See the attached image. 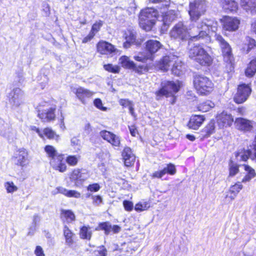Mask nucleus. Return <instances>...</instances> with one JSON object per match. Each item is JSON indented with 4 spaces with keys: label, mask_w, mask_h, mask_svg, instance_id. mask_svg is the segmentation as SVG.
<instances>
[{
    "label": "nucleus",
    "mask_w": 256,
    "mask_h": 256,
    "mask_svg": "<svg viewBox=\"0 0 256 256\" xmlns=\"http://www.w3.org/2000/svg\"><path fill=\"white\" fill-rule=\"evenodd\" d=\"M193 77L194 80H206L204 78L202 74H200L198 73L194 72L193 73Z\"/></svg>",
    "instance_id": "obj_62"
},
{
    "label": "nucleus",
    "mask_w": 256,
    "mask_h": 256,
    "mask_svg": "<svg viewBox=\"0 0 256 256\" xmlns=\"http://www.w3.org/2000/svg\"><path fill=\"white\" fill-rule=\"evenodd\" d=\"M150 207L149 202H140L135 205L134 210L137 212H142L148 210Z\"/></svg>",
    "instance_id": "obj_43"
},
{
    "label": "nucleus",
    "mask_w": 256,
    "mask_h": 256,
    "mask_svg": "<svg viewBox=\"0 0 256 256\" xmlns=\"http://www.w3.org/2000/svg\"><path fill=\"white\" fill-rule=\"evenodd\" d=\"M241 6L247 12L252 14H256V0H241Z\"/></svg>",
    "instance_id": "obj_26"
},
{
    "label": "nucleus",
    "mask_w": 256,
    "mask_h": 256,
    "mask_svg": "<svg viewBox=\"0 0 256 256\" xmlns=\"http://www.w3.org/2000/svg\"><path fill=\"white\" fill-rule=\"evenodd\" d=\"M122 155L126 166H130L134 164L136 157L130 148L125 147Z\"/></svg>",
    "instance_id": "obj_24"
},
{
    "label": "nucleus",
    "mask_w": 256,
    "mask_h": 256,
    "mask_svg": "<svg viewBox=\"0 0 256 256\" xmlns=\"http://www.w3.org/2000/svg\"><path fill=\"white\" fill-rule=\"evenodd\" d=\"M196 90L200 94L207 95L211 92L214 88L212 81H194Z\"/></svg>",
    "instance_id": "obj_12"
},
{
    "label": "nucleus",
    "mask_w": 256,
    "mask_h": 256,
    "mask_svg": "<svg viewBox=\"0 0 256 256\" xmlns=\"http://www.w3.org/2000/svg\"><path fill=\"white\" fill-rule=\"evenodd\" d=\"M207 3L204 0H194L189 4L188 14L192 26H194V30H197L198 34L192 36V40H200L210 39V31L215 32L218 28V24L213 18L200 19L206 11Z\"/></svg>",
    "instance_id": "obj_1"
},
{
    "label": "nucleus",
    "mask_w": 256,
    "mask_h": 256,
    "mask_svg": "<svg viewBox=\"0 0 256 256\" xmlns=\"http://www.w3.org/2000/svg\"><path fill=\"white\" fill-rule=\"evenodd\" d=\"M30 129L32 131H35L40 138H43V134L42 131H41L38 128L35 126H31Z\"/></svg>",
    "instance_id": "obj_64"
},
{
    "label": "nucleus",
    "mask_w": 256,
    "mask_h": 256,
    "mask_svg": "<svg viewBox=\"0 0 256 256\" xmlns=\"http://www.w3.org/2000/svg\"><path fill=\"white\" fill-rule=\"evenodd\" d=\"M123 205L126 210L130 212L133 210V203L129 200H125L123 202Z\"/></svg>",
    "instance_id": "obj_54"
},
{
    "label": "nucleus",
    "mask_w": 256,
    "mask_h": 256,
    "mask_svg": "<svg viewBox=\"0 0 256 256\" xmlns=\"http://www.w3.org/2000/svg\"><path fill=\"white\" fill-rule=\"evenodd\" d=\"M119 61L122 66L124 68H132V67L135 66V64L134 62L130 60V58L127 56H121Z\"/></svg>",
    "instance_id": "obj_33"
},
{
    "label": "nucleus",
    "mask_w": 256,
    "mask_h": 256,
    "mask_svg": "<svg viewBox=\"0 0 256 256\" xmlns=\"http://www.w3.org/2000/svg\"><path fill=\"white\" fill-rule=\"evenodd\" d=\"M100 186L98 183L89 184L87 186V190L90 192H97L100 190Z\"/></svg>",
    "instance_id": "obj_50"
},
{
    "label": "nucleus",
    "mask_w": 256,
    "mask_h": 256,
    "mask_svg": "<svg viewBox=\"0 0 256 256\" xmlns=\"http://www.w3.org/2000/svg\"><path fill=\"white\" fill-rule=\"evenodd\" d=\"M162 44L156 40H150L146 42V52L148 55L150 54L151 60L155 57V54L162 48Z\"/></svg>",
    "instance_id": "obj_14"
},
{
    "label": "nucleus",
    "mask_w": 256,
    "mask_h": 256,
    "mask_svg": "<svg viewBox=\"0 0 256 256\" xmlns=\"http://www.w3.org/2000/svg\"><path fill=\"white\" fill-rule=\"evenodd\" d=\"M186 98L190 100L194 101L196 100V96L192 90H188L186 94Z\"/></svg>",
    "instance_id": "obj_57"
},
{
    "label": "nucleus",
    "mask_w": 256,
    "mask_h": 256,
    "mask_svg": "<svg viewBox=\"0 0 256 256\" xmlns=\"http://www.w3.org/2000/svg\"><path fill=\"white\" fill-rule=\"evenodd\" d=\"M123 37L125 40L123 46L125 48H128L132 44H136V32L131 28L128 29L124 33Z\"/></svg>",
    "instance_id": "obj_19"
},
{
    "label": "nucleus",
    "mask_w": 256,
    "mask_h": 256,
    "mask_svg": "<svg viewBox=\"0 0 256 256\" xmlns=\"http://www.w3.org/2000/svg\"><path fill=\"white\" fill-rule=\"evenodd\" d=\"M42 132L43 134V136H45L48 139H54L57 140L59 137V136L56 134L52 128H46L44 129Z\"/></svg>",
    "instance_id": "obj_38"
},
{
    "label": "nucleus",
    "mask_w": 256,
    "mask_h": 256,
    "mask_svg": "<svg viewBox=\"0 0 256 256\" xmlns=\"http://www.w3.org/2000/svg\"><path fill=\"white\" fill-rule=\"evenodd\" d=\"M73 92L75 93L78 99L84 104L87 102L88 100L94 94V92L82 87L74 88Z\"/></svg>",
    "instance_id": "obj_16"
},
{
    "label": "nucleus",
    "mask_w": 256,
    "mask_h": 256,
    "mask_svg": "<svg viewBox=\"0 0 256 256\" xmlns=\"http://www.w3.org/2000/svg\"><path fill=\"white\" fill-rule=\"evenodd\" d=\"M64 155L60 154L50 159V166L56 170L63 172L66 170V166L63 161Z\"/></svg>",
    "instance_id": "obj_18"
},
{
    "label": "nucleus",
    "mask_w": 256,
    "mask_h": 256,
    "mask_svg": "<svg viewBox=\"0 0 256 256\" xmlns=\"http://www.w3.org/2000/svg\"><path fill=\"white\" fill-rule=\"evenodd\" d=\"M214 36L221 48L224 60L230 66L229 70L231 72L234 69V62L231 46L220 34H216Z\"/></svg>",
    "instance_id": "obj_7"
},
{
    "label": "nucleus",
    "mask_w": 256,
    "mask_h": 256,
    "mask_svg": "<svg viewBox=\"0 0 256 256\" xmlns=\"http://www.w3.org/2000/svg\"><path fill=\"white\" fill-rule=\"evenodd\" d=\"M214 121L212 120L203 130V132L205 133L204 136L208 137L213 134L214 131Z\"/></svg>",
    "instance_id": "obj_42"
},
{
    "label": "nucleus",
    "mask_w": 256,
    "mask_h": 256,
    "mask_svg": "<svg viewBox=\"0 0 256 256\" xmlns=\"http://www.w3.org/2000/svg\"><path fill=\"white\" fill-rule=\"evenodd\" d=\"M242 182H238L233 186H232L229 189V192L234 196H237L238 193L242 188L243 186L242 184Z\"/></svg>",
    "instance_id": "obj_44"
},
{
    "label": "nucleus",
    "mask_w": 256,
    "mask_h": 256,
    "mask_svg": "<svg viewBox=\"0 0 256 256\" xmlns=\"http://www.w3.org/2000/svg\"><path fill=\"white\" fill-rule=\"evenodd\" d=\"M40 216L37 214H35L34 216H33V219H32V223H33V224L34 226H36V224L40 222Z\"/></svg>",
    "instance_id": "obj_63"
},
{
    "label": "nucleus",
    "mask_w": 256,
    "mask_h": 256,
    "mask_svg": "<svg viewBox=\"0 0 256 256\" xmlns=\"http://www.w3.org/2000/svg\"><path fill=\"white\" fill-rule=\"evenodd\" d=\"M251 151L249 150H242L236 153V157L238 161H246L249 158H250Z\"/></svg>",
    "instance_id": "obj_31"
},
{
    "label": "nucleus",
    "mask_w": 256,
    "mask_h": 256,
    "mask_svg": "<svg viewBox=\"0 0 256 256\" xmlns=\"http://www.w3.org/2000/svg\"><path fill=\"white\" fill-rule=\"evenodd\" d=\"M80 159V155H70L66 157V160L69 166H74L77 165Z\"/></svg>",
    "instance_id": "obj_37"
},
{
    "label": "nucleus",
    "mask_w": 256,
    "mask_h": 256,
    "mask_svg": "<svg viewBox=\"0 0 256 256\" xmlns=\"http://www.w3.org/2000/svg\"><path fill=\"white\" fill-rule=\"evenodd\" d=\"M14 160L16 164L22 167L28 164V152L24 148L20 149L14 156Z\"/></svg>",
    "instance_id": "obj_23"
},
{
    "label": "nucleus",
    "mask_w": 256,
    "mask_h": 256,
    "mask_svg": "<svg viewBox=\"0 0 256 256\" xmlns=\"http://www.w3.org/2000/svg\"><path fill=\"white\" fill-rule=\"evenodd\" d=\"M176 172L175 166L171 163L166 164V166L162 170L154 172L152 176L153 178H162L166 174H169L173 176L176 174Z\"/></svg>",
    "instance_id": "obj_20"
},
{
    "label": "nucleus",
    "mask_w": 256,
    "mask_h": 256,
    "mask_svg": "<svg viewBox=\"0 0 256 256\" xmlns=\"http://www.w3.org/2000/svg\"><path fill=\"white\" fill-rule=\"evenodd\" d=\"M111 229L112 225L109 222H104L99 224L98 226L96 228V230H103L104 231V234L108 235L110 232Z\"/></svg>",
    "instance_id": "obj_39"
},
{
    "label": "nucleus",
    "mask_w": 256,
    "mask_h": 256,
    "mask_svg": "<svg viewBox=\"0 0 256 256\" xmlns=\"http://www.w3.org/2000/svg\"><path fill=\"white\" fill-rule=\"evenodd\" d=\"M223 28L225 30L234 32L239 26L240 20L237 18L226 16L222 19Z\"/></svg>",
    "instance_id": "obj_13"
},
{
    "label": "nucleus",
    "mask_w": 256,
    "mask_h": 256,
    "mask_svg": "<svg viewBox=\"0 0 256 256\" xmlns=\"http://www.w3.org/2000/svg\"><path fill=\"white\" fill-rule=\"evenodd\" d=\"M94 105L98 108H100V109L102 108V102L100 99H99V98L95 99L94 102Z\"/></svg>",
    "instance_id": "obj_61"
},
{
    "label": "nucleus",
    "mask_w": 256,
    "mask_h": 256,
    "mask_svg": "<svg viewBox=\"0 0 256 256\" xmlns=\"http://www.w3.org/2000/svg\"><path fill=\"white\" fill-rule=\"evenodd\" d=\"M92 234V231L89 226H84L80 228V238L90 240L91 238Z\"/></svg>",
    "instance_id": "obj_34"
},
{
    "label": "nucleus",
    "mask_w": 256,
    "mask_h": 256,
    "mask_svg": "<svg viewBox=\"0 0 256 256\" xmlns=\"http://www.w3.org/2000/svg\"><path fill=\"white\" fill-rule=\"evenodd\" d=\"M94 36H95L92 34V32H90L88 35L82 39V42L83 44H86L88 42H90L94 38Z\"/></svg>",
    "instance_id": "obj_59"
},
{
    "label": "nucleus",
    "mask_w": 256,
    "mask_h": 256,
    "mask_svg": "<svg viewBox=\"0 0 256 256\" xmlns=\"http://www.w3.org/2000/svg\"><path fill=\"white\" fill-rule=\"evenodd\" d=\"M180 87V81H162L161 88L155 92L156 100H160L164 96L166 98L170 97V102L174 104L176 99L174 94L179 91Z\"/></svg>",
    "instance_id": "obj_3"
},
{
    "label": "nucleus",
    "mask_w": 256,
    "mask_h": 256,
    "mask_svg": "<svg viewBox=\"0 0 256 256\" xmlns=\"http://www.w3.org/2000/svg\"><path fill=\"white\" fill-rule=\"evenodd\" d=\"M107 254V250L104 246H101L98 250L96 256H106Z\"/></svg>",
    "instance_id": "obj_58"
},
{
    "label": "nucleus",
    "mask_w": 256,
    "mask_h": 256,
    "mask_svg": "<svg viewBox=\"0 0 256 256\" xmlns=\"http://www.w3.org/2000/svg\"><path fill=\"white\" fill-rule=\"evenodd\" d=\"M34 254H35L36 256H45V254L42 248L40 246H36L34 251Z\"/></svg>",
    "instance_id": "obj_56"
},
{
    "label": "nucleus",
    "mask_w": 256,
    "mask_h": 256,
    "mask_svg": "<svg viewBox=\"0 0 256 256\" xmlns=\"http://www.w3.org/2000/svg\"><path fill=\"white\" fill-rule=\"evenodd\" d=\"M92 128L89 122L86 123L84 126V132L87 134H89L92 132Z\"/></svg>",
    "instance_id": "obj_60"
},
{
    "label": "nucleus",
    "mask_w": 256,
    "mask_h": 256,
    "mask_svg": "<svg viewBox=\"0 0 256 256\" xmlns=\"http://www.w3.org/2000/svg\"><path fill=\"white\" fill-rule=\"evenodd\" d=\"M104 67L106 70L110 72L118 73L120 71V68L118 66L112 64H104Z\"/></svg>",
    "instance_id": "obj_49"
},
{
    "label": "nucleus",
    "mask_w": 256,
    "mask_h": 256,
    "mask_svg": "<svg viewBox=\"0 0 256 256\" xmlns=\"http://www.w3.org/2000/svg\"><path fill=\"white\" fill-rule=\"evenodd\" d=\"M61 190L62 191V194L68 198H78L81 196V194L76 190H69L64 188V189H62Z\"/></svg>",
    "instance_id": "obj_35"
},
{
    "label": "nucleus",
    "mask_w": 256,
    "mask_h": 256,
    "mask_svg": "<svg viewBox=\"0 0 256 256\" xmlns=\"http://www.w3.org/2000/svg\"><path fill=\"white\" fill-rule=\"evenodd\" d=\"M171 56H164L160 62L159 68L164 71H166L170 65L172 64L171 69L172 74L177 76H180L184 74L186 71V66L180 60L178 57Z\"/></svg>",
    "instance_id": "obj_4"
},
{
    "label": "nucleus",
    "mask_w": 256,
    "mask_h": 256,
    "mask_svg": "<svg viewBox=\"0 0 256 256\" xmlns=\"http://www.w3.org/2000/svg\"><path fill=\"white\" fill-rule=\"evenodd\" d=\"M188 54L191 59L201 66H209L212 63V59L211 56L202 45L194 44L190 48Z\"/></svg>",
    "instance_id": "obj_5"
},
{
    "label": "nucleus",
    "mask_w": 256,
    "mask_h": 256,
    "mask_svg": "<svg viewBox=\"0 0 256 256\" xmlns=\"http://www.w3.org/2000/svg\"><path fill=\"white\" fill-rule=\"evenodd\" d=\"M256 72V60H252L248 64V67L245 71V74L248 78H251Z\"/></svg>",
    "instance_id": "obj_32"
},
{
    "label": "nucleus",
    "mask_w": 256,
    "mask_h": 256,
    "mask_svg": "<svg viewBox=\"0 0 256 256\" xmlns=\"http://www.w3.org/2000/svg\"><path fill=\"white\" fill-rule=\"evenodd\" d=\"M100 136L102 138L110 143L114 147H119L120 146V138L108 131L102 130Z\"/></svg>",
    "instance_id": "obj_15"
},
{
    "label": "nucleus",
    "mask_w": 256,
    "mask_h": 256,
    "mask_svg": "<svg viewBox=\"0 0 256 256\" xmlns=\"http://www.w3.org/2000/svg\"><path fill=\"white\" fill-rule=\"evenodd\" d=\"M214 106V104L210 101H206L200 104L198 106L200 110L203 112L208 111Z\"/></svg>",
    "instance_id": "obj_45"
},
{
    "label": "nucleus",
    "mask_w": 256,
    "mask_h": 256,
    "mask_svg": "<svg viewBox=\"0 0 256 256\" xmlns=\"http://www.w3.org/2000/svg\"><path fill=\"white\" fill-rule=\"evenodd\" d=\"M254 148L251 151L250 159L256 162V136L253 144Z\"/></svg>",
    "instance_id": "obj_55"
},
{
    "label": "nucleus",
    "mask_w": 256,
    "mask_h": 256,
    "mask_svg": "<svg viewBox=\"0 0 256 256\" xmlns=\"http://www.w3.org/2000/svg\"><path fill=\"white\" fill-rule=\"evenodd\" d=\"M192 28L190 29V32H188L186 26L182 22H180L176 24L170 32V36L171 38L180 40H186L190 39L192 41V36L198 34L197 30H194V26H192Z\"/></svg>",
    "instance_id": "obj_6"
},
{
    "label": "nucleus",
    "mask_w": 256,
    "mask_h": 256,
    "mask_svg": "<svg viewBox=\"0 0 256 256\" xmlns=\"http://www.w3.org/2000/svg\"><path fill=\"white\" fill-rule=\"evenodd\" d=\"M149 2L156 6L154 8H148L141 10L139 16L140 26L146 31L151 30L160 12L162 14V28L167 29L174 19L170 12L166 11L170 6V0H149Z\"/></svg>",
    "instance_id": "obj_2"
},
{
    "label": "nucleus",
    "mask_w": 256,
    "mask_h": 256,
    "mask_svg": "<svg viewBox=\"0 0 256 256\" xmlns=\"http://www.w3.org/2000/svg\"><path fill=\"white\" fill-rule=\"evenodd\" d=\"M243 166L246 173L244 178L242 179V182L246 183L250 182L252 178H254L256 176V174L254 170L248 165L244 164Z\"/></svg>",
    "instance_id": "obj_27"
},
{
    "label": "nucleus",
    "mask_w": 256,
    "mask_h": 256,
    "mask_svg": "<svg viewBox=\"0 0 256 256\" xmlns=\"http://www.w3.org/2000/svg\"><path fill=\"white\" fill-rule=\"evenodd\" d=\"M218 124L220 128L230 126L234 122L232 114L226 112H222L216 116Z\"/></svg>",
    "instance_id": "obj_17"
},
{
    "label": "nucleus",
    "mask_w": 256,
    "mask_h": 256,
    "mask_svg": "<svg viewBox=\"0 0 256 256\" xmlns=\"http://www.w3.org/2000/svg\"><path fill=\"white\" fill-rule=\"evenodd\" d=\"M150 56V54L148 55L146 52H139L137 55L134 56V58L136 61L144 63L148 60L152 61Z\"/></svg>",
    "instance_id": "obj_36"
},
{
    "label": "nucleus",
    "mask_w": 256,
    "mask_h": 256,
    "mask_svg": "<svg viewBox=\"0 0 256 256\" xmlns=\"http://www.w3.org/2000/svg\"><path fill=\"white\" fill-rule=\"evenodd\" d=\"M63 231L64 235L66 239V244L68 246H71L74 242L73 238L74 236V234L72 232L71 230L69 229V228L66 226H64Z\"/></svg>",
    "instance_id": "obj_29"
},
{
    "label": "nucleus",
    "mask_w": 256,
    "mask_h": 256,
    "mask_svg": "<svg viewBox=\"0 0 256 256\" xmlns=\"http://www.w3.org/2000/svg\"><path fill=\"white\" fill-rule=\"evenodd\" d=\"M254 122L253 121L244 118H236L235 124L237 128L243 131H250L254 127Z\"/></svg>",
    "instance_id": "obj_22"
},
{
    "label": "nucleus",
    "mask_w": 256,
    "mask_h": 256,
    "mask_svg": "<svg viewBox=\"0 0 256 256\" xmlns=\"http://www.w3.org/2000/svg\"><path fill=\"white\" fill-rule=\"evenodd\" d=\"M4 187L8 193H12L18 190V188L12 182H8L4 184Z\"/></svg>",
    "instance_id": "obj_47"
},
{
    "label": "nucleus",
    "mask_w": 256,
    "mask_h": 256,
    "mask_svg": "<svg viewBox=\"0 0 256 256\" xmlns=\"http://www.w3.org/2000/svg\"><path fill=\"white\" fill-rule=\"evenodd\" d=\"M61 218L63 220L67 222H72L75 220V215L70 210H62L61 211Z\"/></svg>",
    "instance_id": "obj_30"
},
{
    "label": "nucleus",
    "mask_w": 256,
    "mask_h": 256,
    "mask_svg": "<svg viewBox=\"0 0 256 256\" xmlns=\"http://www.w3.org/2000/svg\"><path fill=\"white\" fill-rule=\"evenodd\" d=\"M89 177L88 172L86 170L74 169L70 176V180L78 186L83 183Z\"/></svg>",
    "instance_id": "obj_10"
},
{
    "label": "nucleus",
    "mask_w": 256,
    "mask_h": 256,
    "mask_svg": "<svg viewBox=\"0 0 256 256\" xmlns=\"http://www.w3.org/2000/svg\"><path fill=\"white\" fill-rule=\"evenodd\" d=\"M118 102L122 106L124 107H128V108L134 104L132 102L128 99H120L118 100Z\"/></svg>",
    "instance_id": "obj_52"
},
{
    "label": "nucleus",
    "mask_w": 256,
    "mask_h": 256,
    "mask_svg": "<svg viewBox=\"0 0 256 256\" xmlns=\"http://www.w3.org/2000/svg\"><path fill=\"white\" fill-rule=\"evenodd\" d=\"M223 8L226 11L236 12L238 5L234 0H222Z\"/></svg>",
    "instance_id": "obj_28"
},
{
    "label": "nucleus",
    "mask_w": 256,
    "mask_h": 256,
    "mask_svg": "<svg viewBox=\"0 0 256 256\" xmlns=\"http://www.w3.org/2000/svg\"><path fill=\"white\" fill-rule=\"evenodd\" d=\"M251 92L252 88L249 84H240L234 96V100L238 104H242L248 99Z\"/></svg>",
    "instance_id": "obj_8"
},
{
    "label": "nucleus",
    "mask_w": 256,
    "mask_h": 256,
    "mask_svg": "<svg viewBox=\"0 0 256 256\" xmlns=\"http://www.w3.org/2000/svg\"><path fill=\"white\" fill-rule=\"evenodd\" d=\"M132 69L138 74H142L147 71V68L144 65L136 66L135 64V66L132 67Z\"/></svg>",
    "instance_id": "obj_51"
},
{
    "label": "nucleus",
    "mask_w": 256,
    "mask_h": 256,
    "mask_svg": "<svg viewBox=\"0 0 256 256\" xmlns=\"http://www.w3.org/2000/svg\"><path fill=\"white\" fill-rule=\"evenodd\" d=\"M98 52L102 54H108L114 52L116 48L111 44L104 40H100L96 44Z\"/></svg>",
    "instance_id": "obj_21"
},
{
    "label": "nucleus",
    "mask_w": 256,
    "mask_h": 256,
    "mask_svg": "<svg viewBox=\"0 0 256 256\" xmlns=\"http://www.w3.org/2000/svg\"><path fill=\"white\" fill-rule=\"evenodd\" d=\"M92 198L93 204L96 206H99L102 204V198L100 196H92Z\"/></svg>",
    "instance_id": "obj_53"
},
{
    "label": "nucleus",
    "mask_w": 256,
    "mask_h": 256,
    "mask_svg": "<svg viewBox=\"0 0 256 256\" xmlns=\"http://www.w3.org/2000/svg\"><path fill=\"white\" fill-rule=\"evenodd\" d=\"M44 150L48 155V156L50 158V159L60 154L58 152L56 148L52 146H46L44 148Z\"/></svg>",
    "instance_id": "obj_41"
},
{
    "label": "nucleus",
    "mask_w": 256,
    "mask_h": 256,
    "mask_svg": "<svg viewBox=\"0 0 256 256\" xmlns=\"http://www.w3.org/2000/svg\"><path fill=\"white\" fill-rule=\"evenodd\" d=\"M228 170L229 176H234L236 174L239 172V166L234 162L232 161H230L228 164Z\"/></svg>",
    "instance_id": "obj_40"
},
{
    "label": "nucleus",
    "mask_w": 256,
    "mask_h": 256,
    "mask_svg": "<svg viewBox=\"0 0 256 256\" xmlns=\"http://www.w3.org/2000/svg\"><path fill=\"white\" fill-rule=\"evenodd\" d=\"M204 120L205 118L204 116L195 115L190 118L188 126L190 128L197 130L202 125Z\"/></svg>",
    "instance_id": "obj_25"
},
{
    "label": "nucleus",
    "mask_w": 256,
    "mask_h": 256,
    "mask_svg": "<svg viewBox=\"0 0 256 256\" xmlns=\"http://www.w3.org/2000/svg\"><path fill=\"white\" fill-rule=\"evenodd\" d=\"M247 41L248 44L246 53L248 54L252 49L256 48V42L254 39L249 37L247 38Z\"/></svg>",
    "instance_id": "obj_48"
},
{
    "label": "nucleus",
    "mask_w": 256,
    "mask_h": 256,
    "mask_svg": "<svg viewBox=\"0 0 256 256\" xmlns=\"http://www.w3.org/2000/svg\"><path fill=\"white\" fill-rule=\"evenodd\" d=\"M8 97L10 104L18 107L24 102V96L20 89L16 88L8 94Z\"/></svg>",
    "instance_id": "obj_11"
},
{
    "label": "nucleus",
    "mask_w": 256,
    "mask_h": 256,
    "mask_svg": "<svg viewBox=\"0 0 256 256\" xmlns=\"http://www.w3.org/2000/svg\"><path fill=\"white\" fill-rule=\"evenodd\" d=\"M44 106L46 108L44 109L38 110V116L44 122L54 120L56 118L54 112L56 110V106L55 105L50 106L47 102H45Z\"/></svg>",
    "instance_id": "obj_9"
},
{
    "label": "nucleus",
    "mask_w": 256,
    "mask_h": 256,
    "mask_svg": "<svg viewBox=\"0 0 256 256\" xmlns=\"http://www.w3.org/2000/svg\"><path fill=\"white\" fill-rule=\"evenodd\" d=\"M104 22L102 20H100L99 21L96 22L92 26L90 32H92V34L95 36L96 34L99 32Z\"/></svg>",
    "instance_id": "obj_46"
}]
</instances>
